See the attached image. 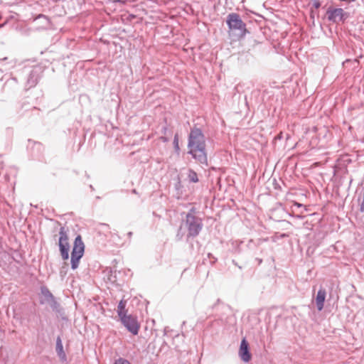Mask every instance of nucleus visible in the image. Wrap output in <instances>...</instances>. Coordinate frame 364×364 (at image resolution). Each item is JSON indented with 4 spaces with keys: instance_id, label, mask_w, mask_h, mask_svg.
Masks as SVG:
<instances>
[{
    "instance_id": "obj_1",
    "label": "nucleus",
    "mask_w": 364,
    "mask_h": 364,
    "mask_svg": "<svg viewBox=\"0 0 364 364\" xmlns=\"http://www.w3.org/2000/svg\"><path fill=\"white\" fill-rule=\"evenodd\" d=\"M187 147L188 149V154L191 155L201 167L208 166L205 137L200 128L191 129Z\"/></svg>"
},
{
    "instance_id": "obj_2",
    "label": "nucleus",
    "mask_w": 364,
    "mask_h": 364,
    "mask_svg": "<svg viewBox=\"0 0 364 364\" xmlns=\"http://www.w3.org/2000/svg\"><path fill=\"white\" fill-rule=\"evenodd\" d=\"M196 209L192 208L186 215L185 228L188 230L187 238L197 237L203 229V221L200 218L195 215Z\"/></svg>"
},
{
    "instance_id": "obj_3",
    "label": "nucleus",
    "mask_w": 364,
    "mask_h": 364,
    "mask_svg": "<svg viewBox=\"0 0 364 364\" xmlns=\"http://www.w3.org/2000/svg\"><path fill=\"white\" fill-rule=\"evenodd\" d=\"M85 252V244L82 241L81 235H78L73 243V250L71 252V268L76 269L80 263V259L82 257Z\"/></svg>"
},
{
    "instance_id": "obj_4",
    "label": "nucleus",
    "mask_w": 364,
    "mask_h": 364,
    "mask_svg": "<svg viewBox=\"0 0 364 364\" xmlns=\"http://www.w3.org/2000/svg\"><path fill=\"white\" fill-rule=\"evenodd\" d=\"M226 23L231 31H238V36L243 37L247 32L246 25L242 21L240 16L236 13L228 14Z\"/></svg>"
},
{
    "instance_id": "obj_5",
    "label": "nucleus",
    "mask_w": 364,
    "mask_h": 364,
    "mask_svg": "<svg viewBox=\"0 0 364 364\" xmlns=\"http://www.w3.org/2000/svg\"><path fill=\"white\" fill-rule=\"evenodd\" d=\"M58 246L62 259L63 260L68 259L70 245L68 235L64 227H61L59 230Z\"/></svg>"
},
{
    "instance_id": "obj_6",
    "label": "nucleus",
    "mask_w": 364,
    "mask_h": 364,
    "mask_svg": "<svg viewBox=\"0 0 364 364\" xmlns=\"http://www.w3.org/2000/svg\"><path fill=\"white\" fill-rule=\"evenodd\" d=\"M326 15L329 21L336 23L344 22L349 17V14L341 8L329 7L326 11Z\"/></svg>"
},
{
    "instance_id": "obj_7",
    "label": "nucleus",
    "mask_w": 364,
    "mask_h": 364,
    "mask_svg": "<svg viewBox=\"0 0 364 364\" xmlns=\"http://www.w3.org/2000/svg\"><path fill=\"white\" fill-rule=\"evenodd\" d=\"M120 321L124 326L133 335H137L139 333V325L135 317L132 315L121 316Z\"/></svg>"
},
{
    "instance_id": "obj_8",
    "label": "nucleus",
    "mask_w": 364,
    "mask_h": 364,
    "mask_svg": "<svg viewBox=\"0 0 364 364\" xmlns=\"http://www.w3.org/2000/svg\"><path fill=\"white\" fill-rule=\"evenodd\" d=\"M43 73V68L41 66H34L28 73L26 86L27 89H30L35 87L41 78Z\"/></svg>"
},
{
    "instance_id": "obj_9",
    "label": "nucleus",
    "mask_w": 364,
    "mask_h": 364,
    "mask_svg": "<svg viewBox=\"0 0 364 364\" xmlns=\"http://www.w3.org/2000/svg\"><path fill=\"white\" fill-rule=\"evenodd\" d=\"M239 355L241 360L245 363H247L251 360V353L250 352L249 343L245 338L241 341L240 343Z\"/></svg>"
},
{
    "instance_id": "obj_10",
    "label": "nucleus",
    "mask_w": 364,
    "mask_h": 364,
    "mask_svg": "<svg viewBox=\"0 0 364 364\" xmlns=\"http://www.w3.org/2000/svg\"><path fill=\"white\" fill-rule=\"evenodd\" d=\"M326 296V290L323 288H320L316 297V305L318 311H319L323 309Z\"/></svg>"
},
{
    "instance_id": "obj_11",
    "label": "nucleus",
    "mask_w": 364,
    "mask_h": 364,
    "mask_svg": "<svg viewBox=\"0 0 364 364\" xmlns=\"http://www.w3.org/2000/svg\"><path fill=\"white\" fill-rule=\"evenodd\" d=\"M41 294L42 295V297L40 299V303L41 304H45L50 299H53V297L54 296L46 286H42L41 287Z\"/></svg>"
},
{
    "instance_id": "obj_12",
    "label": "nucleus",
    "mask_w": 364,
    "mask_h": 364,
    "mask_svg": "<svg viewBox=\"0 0 364 364\" xmlns=\"http://www.w3.org/2000/svg\"><path fill=\"white\" fill-rule=\"evenodd\" d=\"M56 353L60 358V360L64 362L66 361L67 357L63 350V346L62 343V340L60 336H58L56 338V347H55Z\"/></svg>"
},
{
    "instance_id": "obj_13",
    "label": "nucleus",
    "mask_w": 364,
    "mask_h": 364,
    "mask_svg": "<svg viewBox=\"0 0 364 364\" xmlns=\"http://www.w3.org/2000/svg\"><path fill=\"white\" fill-rule=\"evenodd\" d=\"M125 307H126V301L121 300L117 306V314L119 318H121V316L127 315L126 314L127 311L125 309Z\"/></svg>"
},
{
    "instance_id": "obj_14",
    "label": "nucleus",
    "mask_w": 364,
    "mask_h": 364,
    "mask_svg": "<svg viewBox=\"0 0 364 364\" xmlns=\"http://www.w3.org/2000/svg\"><path fill=\"white\" fill-rule=\"evenodd\" d=\"M188 178L190 182L197 183L198 182V177L197 173L193 169H189L188 173Z\"/></svg>"
},
{
    "instance_id": "obj_15",
    "label": "nucleus",
    "mask_w": 364,
    "mask_h": 364,
    "mask_svg": "<svg viewBox=\"0 0 364 364\" xmlns=\"http://www.w3.org/2000/svg\"><path fill=\"white\" fill-rule=\"evenodd\" d=\"M49 306L53 311L58 313L61 311L60 304L56 299L53 301V302Z\"/></svg>"
},
{
    "instance_id": "obj_16",
    "label": "nucleus",
    "mask_w": 364,
    "mask_h": 364,
    "mask_svg": "<svg viewBox=\"0 0 364 364\" xmlns=\"http://www.w3.org/2000/svg\"><path fill=\"white\" fill-rule=\"evenodd\" d=\"M28 143V146H30L32 144L33 148L37 150L38 151H41L43 149V145L40 142L31 141V140H29Z\"/></svg>"
},
{
    "instance_id": "obj_17",
    "label": "nucleus",
    "mask_w": 364,
    "mask_h": 364,
    "mask_svg": "<svg viewBox=\"0 0 364 364\" xmlns=\"http://www.w3.org/2000/svg\"><path fill=\"white\" fill-rule=\"evenodd\" d=\"M173 144V146H174V149H175L176 152H177L178 154L179 151H180V147H179V144H178V136L177 134H176L174 136Z\"/></svg>"
},
{
    "instance_id": "obj_18",
    "label": "nucleus",
    "mask_w": 364,
    "mask_h": 364,
    "mask_svg": "<svg viewBox=\"0 0 364 364\" xmlns=\"http://www.w3.org/2000/svg\"><path fill=\"white\" fill-rule=\"evenodd\" d=\"M114 364H131V363L124 358H119L114 361Z\"/></svg>"
},
{
    "instance_id": "obj_19",
    "label": "nucleus",
    "mask_w": 364,
    "mask_h": 364,
    "mask_svg": "<svg viewBox=\"0 0 364 364\" xmlns=\"http://www.w3.org/2000/svg\"><path fill=\"white\" fill-rule=\"evenodd\" d=\"M182 228L180 227L178 230V232L176 234V238L178 240H181L183 237V232H182Z\"/></svg>"
},
{
    "instance_id": "obj_20",
    "label": "nucleus",
    "mask_w": 364,
    "mask_h": 364,
    "mask_svg": "<svg viewBox=\"0 0 364 364\" xmlns=\"http://www.w3.org/2000/svg\"><path fill=\"white\" fill-rule=\"evenodd\" d=\"M311 2L312 3L313 7L316 9L321 6V2L319 0H311Z\"/></svg>"
},
{
    "instance_id": "obj_21",
    "label": "nucleus",
    "mask_w": 364,
    "mask_h": 364,
    "mask_svg": "<svg viewBox=\"0 0 364 364\" xmlns=\"http://www.w3.org/2000/svg\"><path fill=\"white\" fill-rule=\"evenodd\" d=\"M316 14V12L313 9H311L310 17L311 19H314Z\"/></svg>"
},
{
    "instance_id": "obj_22",
    "label": "nucleus",
    "mask_w": 364,
    "mask_h": 364,
    "mask_svg": "<svg viewBox=\"0 0 364 364\" xmlns=\"http://www.w3.org/2000/svg\"><path fill=\"white\" fill-rule=\"evenodd\" d=\"M160 139L163 141V142H167L168 141V138L166 137V136H160Z\"/></svg>"
},
{
    "instance_id": "obj_23",
    "label": "nucleus",
    "mask_w": 364,
    "mask_h": 364,
    "mask_svg": "<svg viewBox=\"0 0 364 364\" xmlns=\"http://www.w3.org/2000/svg\"><path fill=\"white\" fill-rule=\"evenodd\" d=\"M167 132H168V129L166 127H163L161 128V133L164 134V135H166Z\"/></svg>"
},
{
    "instance_id": "obj_24",
    "label": "nucleus",
    "mask_w": 364,
    "mask_h": 364,
    "mask_svg": "<svg viewBox=\"0 0 364 364\" xmlns=\"http://www.w3.org/2000/svg\"><path fill=\"white\" fill-rule=\"evenodd\" d=\"M360 210L361 212H364V200H363L360 204Z\"/></svg>"
},
{
    "instance_id": "obj_25",
    "label": "nucleus",
    "mask_w": 364,
    "mask_h": 364,
    "mask_svg": "<svg viewBox=\"0 0 364 364\" xmlns=\"http://www.w3.org/2000/svg\"><path fill=\"white\" fill-rule=\"evenodd\" d=\"M56 299L55 296L53 297V299H50L48 302H46V304H48V305H50L53 301H55Z\"/></svg>"
},
{
    "instance_id": "obj_26",
    "label": "nucleus",
    "mask_w": 364,
    "mask_h": 364,
    "mask_svg": "<svg viewBox=\"0 0 364 364\" xmlns=\"http://www.w3.org/2000/svg\"><path fill=\"white\" fill-rule=\"evenodd\" d=\"M208 256L209 258H213L214 259L213 262H215L217 260V259L213 257V256L210 253H208Z\"/></svg>"
},
{
    "instance_id": "obj_27",
    "label": "nucleus",
    "mask_w": 364,
    "mask_h": 364,
    "mask_svg": "<svg viewBox=\"0 0 364 364\" xmlns=\"http://www.w3.org/2000/svg\"><path fill=\"white\" fill-rule=\"evenodd\" d=\"M132 235H133L132 232H129L127 233V236L129 237V238H131V237H132Z\"/></svg>"
},
{
    "instance_id": "obj_28",
    "label": "nucleus",
    "mask_w": 364,
    "mask_h": 364,
    "mask_svg": "<svg viewBox=\"0 0 364 364\" xmlns=\"http://www.w3.org/2000/svg\"><path fill=\"white\" fill-rule=\"evenodd\" d=\"M102 225L104 226L105 228H109V225L107 224H102Z\"/></svg>"
},
{
    "instance_id": "obj_29",
    "label": "nucleus",
    "mask_w": 364,
    "mask_h": 364,
    "mask_svg": "<svg viewBox=\"0 0 364 364\" xmlns=\"http://www.w3.org/2000/svg\"><path fill=\"white\" fill-rule=\"evenodd\" d=\"M41 17L46 18V16L43 14H41L38 16V18H41Z\"/></svg>"
},
{
    "instance_id": "obj_30",
    "label": "nucleus",
    "mask_w": 364,
    "mask_h": 364,
    "mask_svg": "<svg viewBox=\"0 0 364 364\" xmlns=\"http://www.w3.org/2000/svg\"><path fill=\"white\" fill-rule=\"evenodd\" d=\"M114 235H116V236H118V235H117V233H113V234H112V237H113V236H114Z\"/></svg>"
},
{
    "instance_id": "obj_31",
    "label": "nucleus",
    "mask_w": 364,
    "mask_h": 364,
    "mask_svg": "<svg viewBox=\"0 0 364 364\" xmlns=\"http://www.w3.org/2000/svg\"><path fill=\"white\" fill-rule=\"evenodd\" d=\"M281 237H286V234H282V235H281Z\"/></svg>"
},
{
    "instance_id": "obj_32",
    "label": "nucleus",
    "mask_w": 364,
    "mask_h": 364,
    "mask_svg": "<svg viewBox=\"0 0 364 364\" xmlns=\"http://www.w3.org/2000/svg\"><path fill=\"white\" fill-rule=\"evenodd\" d=\"M278 139H281L282 138V136L281 134H279L278 136H277Z\"/></svg>"
},
{
    "instance_id": "obj_33",
    "label": "nucleus",
    "mask_w": 364,
    "mask_h": 364,
    "mask_svg": "<svg viewBox=\"0 0 364 364\" xmlns=\"http://www.w3.org/2000/svg\"><path fill=\"white\" fill-rule=\"evenodd\" d=\"M220 301V300L218 299L217 300V304H218V303H219Z\"/></svg>"
}]
</instances>
